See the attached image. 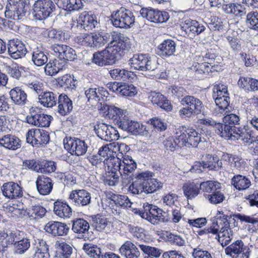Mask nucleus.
<instances>
[{
  "label": "nucleus",
  "mask_w": 258,
  "mask_h": 258,
  "mask_svg": "<svg viewBox=\"0 0 258 258\" xmlns=\"http://www.w3.org/2000/svg\"><path fill=\"white\" fill-rule=\"evenodd\" d=\"M235 221L234 218L231 216H228L219 212L215 220L208 228V231L216 235L219 242L224 247L228 245L233 238V233L230 228V224Z\"/></svg>",
  "instance_id": "nucleus-1"
},
{
  "label": "nucleus",
  "mask_w": 258,
  "mask_h": 258,
  "mask_svg": "<svg viewBox=\"0 0 258 258\" xmlns=\"http://www.w3.org/2000/svg\"><path fill=\"white\" fill-rule=\"evenodd\" d=\"M214 130L218 135L227 140H241L248 145L258 141L253 131L248 127L232 128L227 123L217 122Z\"/></svg>",
  "instance_id": "nucleus-2"
},
{
  "label": "nucleus",
  "mask_w": 258,
  "mask_h": 258,
  "mask_svg": "<svg viewBox=\"0 0 258 258\" xmlns=\"http://www.w3.org/2000/svg\"><path fill=\"white\" fill-rule=\"evenodd\" d=\"M213 97L215 100L216 107L213 114L218 117H221L227 113H230L232 107L229 105L230 98L227 87L222 84L214 85Z\"/></svg>",
  "instance_id": "nucleus-3"
},
{
  "label": "nucleus",
  "mask_w": 258,
  "mask_h": 258,
  "mask_svg": "<svg viewBox=\"0 0 258 258\" xmlns=\"http://www.w3.org/2000/svg\"><path fill=\"white\" fill-rule=\"evenodd\" d=\"M109 41L105 49L109 55V60L114 63L126 48V44L129 39L123 34L113 31Z\"/></svg>",
  "instance_id": "nucleus-4"
},
{
  "label": "nucleus",
  "mask_w": 258,
  "mask_h": 258,
  "mask_svg": "<svg viewBox=\"0 0 258 258\" xmlns=\"http://www.w3.org/2000/svg\"><path fill=\"white\" fill-rule=\"evenodd\" d=\"M183 106L179 111V115L182 119H188L195 114L201 112L203 107L202 102L198 98L191 95H185L180 100Z\"/></svg>",
  "instance_id": "nucleus-5"
},
{
  "label": "nucleus",
  "mask_w": 258,
  "mask_h": 258,
  "mask_svg": "<svg viewBox=\"0 0 258 258\" xmlns=\"http://www.w3.org/2000/svg\"><path fill=\"white\" fill-rule=\"evenodd\" d=\"M131 69L142 71H153L157 68L158 62L149 54H135L128 60Z\"/></svg>",
  "instance_id": "nucleus-6"
},
{
  "label": "nucleus",
  "mask_w": 258,
  "mask_h": 258,
  "mask_svg": "<svg viewBox=\"0 0 258 258\" xmlns=\"http://www.w3.org/2000/svg\"><path fill=\"white\" fill-rule=\"evenodd\" d=\"M112 32L83 34L80 36L82 45L90 47L100 48L110 40Z\"/></svg>",
  "instance_id": "nucleus-7"
},
{
  "label": "nucleus",
  "mask_w": 258,
  "mask_h": 258,
  "mask_svg": "<svg viewBox=\"0 0 258 258\" xmlns=\"http://www.w3.org/2000/svg\"><path fill=\"white\" fill-rule=\"evenodd\" d=\"M117 126L124 131L134 135H140L147 137L149 136V131L146 126L140 122L131 119L127 115L117 122Z\"/></svg>",
  "instance_id": "nucleus-8"
},
{
  "label": "nucleus",
  "mask_w": 258,
  "mask_h": 258,
  "mask_svg": "<svg viewBox=\"0 0 258 258\" xmlns=\"http://www.w3.org/2000/svg\"><path fill=\"white\" fill-rule=\"evenodd\" d=\"M26 7V0H7L5 16L15 20L23 19L27 12Z\"/></svg>",
  "instance_id": "nucleus-9"
},
{
  "label": "nucleus",
  "mask_w": 258,
  "mask_h": 258,
  "mask_svg": "<svg viewBox=\"0 0 258 258\" xmlns=\"http://www.w3.org/2000/svg\"><path fill=\"white\" fill-rule=\"evenodd\" d=\"M111 20L114 26L127 29L134 23L135 18L130 10L121 8L111 15Z\"/></svg>",
  "instance_id": "nucleus-10"
},
{
  "label": "nucleus",
  "mask_w": 258,
  "mask_h": 258,
  "mask_svg": "<svg viewBox=\"0 0 258 258\" xmlns=\"http://www.w3.org/2000/svg\"><path fill=\"white\" fill-rule=\"evenodd\" d=\"M137 167L136 162L131 156L124 155L122 157L120 175L123 186H127L133 180V173L137 169Z\"/></svg>",
  "instance_id": "nucleus-11"
},
{
  "label": "nucleus",
  "mask_w": 258,
  "mask_h": 258,
  "mask_svg": "<svg viewBox=\"0 0 258 258\" xmlns=\"http://www.w3.org/2000/svg\"><path fill=\"white\" fill-rule=\"evenodd\" d=\"M55 9L51 0H37L33 5L32 14L37 20H42L51 16Z\"/></svg>",
  "instance_id": "nucleus-12"
},
{
  "label": "nucleus",
  "mask_w": 258,
  "mask_h": 258,
  "mask_svg": "<svg viewBox=\"0 0 258 258\" xmlns=\"http://www.w3.org/2000/svg\"><path fill=\"white\" fill-rule=\"evenodd\" d=\"M51 116L42 113L38 109L32 108L29 114L26 116V122L32 125L39 127H48Z\"/></svg>",
  "instance_id": "nucleus-13"
},
{
  "label": "nucleus",
  "mask_w": 258,
  "mask_h": 258,
  "mask_svg": "<svg viewBox=\"0 0 258 258\" xmlns=\"http://www.w3.org/2000/svg\"><path fill=\"white\" fill-rule=\"evenodd\" d=\"M26 141L33 146L39 147L48 143L49 136L48 132L43 130H30L26 135Z\"/></svg>",
  "instance_id": "nucleus-14"
},
{
  "label": "nucleus",
  "mask_w": 258,
  "mask_h": 258,
  "mask_svg": "<svg viewBox=\"0 0 258 258\" xmlns=\"http://www.w3.org/2000/svg\"><path fill=\"white\" fill-rule=\"evenodd\" d=\"M71 204L77 207H84L89 205L91 202L90 193L85 189L72 190L68 198Z\"/></svg>",
  "instance_id": "nucleus-15"
},
{
  "label": "nucleus",
  "mask_w": 258,
  "mask_h": 258,
  "mask_svg": "<svg viewBox=\"0 0 258 258\" xmlns=\"http://www.w3.org/2000/svg\"><path fill=\"white\" fill-rule=\"evenodd\" d=\"M64 147L72 155L78 156L84 155L88 147L84 140L77 138H70L64 143Z\"/></svg>",
  "instance_id": "nucleus-16"
},
{
  "label": "nucleus",
  "mask_w": 258,
  "mask_h": 258,
  "mask_svg": "<svg viewBox=\"0 0 258 258\" xmlns=\"http://www.w3.org/2000/svg\"><path fill=\"white\" fill-rule=\"evenodd\" d=\"M226 255L234 257L235 255L241 254L240 258H249L251 252L249 248L244 245L241 240H237L225 249Z\"/></svg>",
  "instance_id": "nucleus-17"
},
{
  "label": "nucleus",
  "mask_w": 258,
  "mask_h": 258,
  "mask_svg": "<svg viewBox=\"0 0 258 258\" xmlns=\"http://www.w3.org/2000/svg\"><path fill=\"white\" fill-rule=\"evenodd\" d=\"M140 14L143 18L154 23H163L166 22L169 18L168 13L165 11H160L154 9L142 8Z\"/></svg>",
  "instance_id": "nucleus-18"
},
{
  "label": "nucleus",
  "mask_w": 258,
  "mask_h": 258,
  "mask_svg": "<svg viewBox=\"0 0 258 258\" xmlns=\"http://www.w3.org/2000/svg\"><path fill=\"white\" fill-rule=\"evenodd\" d=\"M95 130L98 137L102 140L111 142L118 139V132L111 126L101 123L95 127Z\"/></svg>",
  "instance_id": "nucleus-19"
},
{
  "label": "nucleus",
  "mask_w": 258,
  "mask_h": 258,
  "mask_svg": "<svg viewBox=\"0 0 258 258\" xmlns=\"http://www.w3.org/2000/svg\"><path fill=\"white\" fill-rule=\"evenodd\" d=\"M15 214H19L21 217L27 216L30 220L42 218L45 214L46 210L40 205H35L26 209H14L12 211Z\"/></svg>",
  "instance_id": "nucleus-20"
},
{
  "label": "nucleus",
  "mask_w": 258,
  "mask_h": 258,
  "mask_svg": "<svg viewBox=\"0 0 258 258\" xmlns=\"http://www.w3.org/2000/svg\"><path fill=\"white\" fill-rule=\"evenodd\" d=\"M7 48L10 56L15 59L25 56L27 53L24 43L18 39L10 40Z\"/></svg>",
  "instance_id": "nucleus-21"
},
{
  "label": "nucleus",
  "mask_w": 258,
  "mask_h": 258,
  "mask_svg": "<svg viewBox=\"0 0 258 258\" xmlns=\"http://www.w3.org/2000/svg\"><path fill=\"white\" fill-rule=\"evenodd\" d=\"M3 195L6 198L13 200L22 197L23 191L22 187L14 182H8L5 183L1 187Z\"/></svg>",
  "instance_id": "nucleus-22"
},
{
  "label": "nucleus",
  "mask_w": 258,
  "mask_h": 258,
  "mask_svg": "<svg viewBox=\"0 0 258 258\" xmlns=\"http://www.w3.org/2000/svg\"><path fill=\"white\" fill-rule=\"evenodd\" d=\"M150 174L147 172H142L136 175L134 180L128 187V191L134 195H140L144 192V178Z\"/></svg>",
  "instance_id": "nucleus-23"
},
{
  "label": "nucleus",
  "mask_w": 258,
  "mask_h": 258,
  "mask_svg": "<svg viewBox=\"0 0 258 258\" xmlns=\"http://www.w3.org/2000/svg\"><path fill=\"white\" fill-rule=\"evenodd\" d=\"M69 227L65 224L56 221L48 222L44 227V230L47 233L54 236H64L68 234Z\"/></svg>",
  "instance_id": "nucleus-24"
},
{
  "label": "nucleus",
  "mask_w": 258,
  "mask_h": 258,
  "mask_svg": "<svg viewBox=\"0 0 258 258\" xmlns=\"http://www.w3.org/2000/svg\"><path fill=\"white\" fill-rule=\"evenodd\" d=\"M181 28L188 35H198L206 30V27L198 21L190 19H185L181 24Z\"/></svg>",
  "instance_id": "nucleus-25"
},
{
  "label": "nucleus",
  "mask_w": 258,
  "mask_h": 258,
  "mask_svg": "<svg viewBox=\"0 0 258 258\" xmlns=\"http://www.w3.org/2000/svg\"><path fill=\"white\" fill-rule=\"evenodd\" d=\"M150 101L166 111L172 110V107L169 101L163 95L155 91L151 92L148 97Z\"/></svg>",
  "instance_id": "nucleus-26"
},
{
  "label": "nucleus",
  "mask_w": 258,
  "mask_h": 258,
  "mask_svg": "<svg viewBox=\"0 0 258 258\" xmlns=\"http://www.w3.org/2000/svg\"><path fill=\"white\" fill-rule=\"evenodd\" d=\"M36 185L39 193L44 196L49 194L53 187L51 179L43 175H39L37 177Z\"/></svg>",
  "instance_id": "nucleus-27"
},
{
  "label": "nucleus",
  "mask_w": 258,
  "mask_h": 258,
  "mask_svg": "<svg viewBox=\"0 0 258 258\" xmlns=\"http://www.w3.org/2000/svg\"><path fill=\"white\" fill-rule=\"evenodd\" d=\"M91 218L92 225L96 230L103 231L106 233L111 231L112 224L106 218L100 215H97L92 216Z\"/></svg>",
  "instance_id": "nucleus-28"
},
{
  "label": "nucleus",
  "mask_w": 258,
  "mask_h": 258,
  "mask_svg": "<svg viewBox=\"0 0 258 258\" xmlns=\"http://www.w3.org/2000/svg\"><path fill=\"white\" fill-rule=\"evenodd\" d=\"M78 24L82 28L86 30H90L95 28L98 22L96 16L89 15L86 12H84L79 16Z\"/></svg>",
  "instance_id": "nucleus-29"
},
{
  "label": "nucleus",
  "mask_w": 258,
  "mask_h": 258,
  "mask_svg": "<svg viewBox=\"0 0 258 258\" xmlns=\"http://www.w3.org/2000/svg\"><path fill=\"white\" fill-rule=\"evenodd\" d=\"M137 245L130 241H126L119 249L120 254L125 258H140V252Z\"/></svg>",
  "instance_id": "nucleus-30"
},
{
  "label": "nucleus",
  "mask_w": 258,
  "mask_h": 258,
  "mask_svg": "<svg viewBox=\"0 0 258 258\" xmlns=\"http://www.w3.org/2000/svg\"><path fill=\"white\" fill-rule=\"evenodd\" d=\"M57 94L51 91H43L38 97V102L45 107H52L56 104Z\"/></svg>",
  "instance_id": "nucleus-31"
},
{
  "label": "nucleus",
  "mask_w": 258,
  "mask_h": 258,
  "mask_svg": "<svg viewBox=\"0 0 258 258\" xmlns=\"http://www.w3.org/2000/svg\"><path fill=\"white\" fill-rule=\"evenodd\" d=\"M9 95L12 102L17 105H24L28 101L27 94L19 87L12 89L9 92Z\"/></svg>",
  "instance_id": "nucleus-32"
},
{
  "label": "nucleus",
  "mask_w": 258,
  "mask_h": 258,
  "mask_svg": "<svg viewBox=\"0 0 258 258\" xmlns=\"http://www.w3.org/2000/svg\"><path fill=\"white\" fill-rule=\"evenodd\" d=\"M53 211L60 218H67L72 215V210L67 202L57 200L54 203Z\"/></svg>",
  "instance_id": "nucleus-33"
},
{
  "label": "nucleus",
  "mask_w": 258,
  "mask_h": 258,
  "mask_svg": "<svg viewBox=\"0 0 258 258\" xmlns=\"http://www.w3.org/2000/svg\"><path fill=\"white\" fill-rule=\"evenodd\" d=\"M58 112L62 116L69 113L73 109L72 100L65 94H60L58 96Z\"/></svg>",
  "instance_id": "nucleus-34"
},
{
  "label": "nucleus",
  "mask_w": 258,
  "mask_h": 258,
  "mask_svg": "<svg viewBox=\"0 0 258 258\" xmlns=\"http://www.w3.org/2000/svg\"><path fill=\"white\" fill-rule=\"evenodd\" d=\"M147 172L150 175L144 178V192L149 194L153 193L161 188L163 186V183L159 181L157 179L152 178L153 177L152 172Z\"/></svg>",
  "instance_id": "nucleus-35"
},
{
  "label": "nucleus",
  "mask_w": 258,
  "mask_h": 258,
  "mask_svg": "<svg viewBox=\"0 0 258 258\" xmlns=\"http://www.w3.org/2000/svg\"><path fill=\"white\" fill-rule=\"evenodd\" d=\"M176 44L171 39L164 40L159 46L160 55L163 57H169L174 55Z\"/></svg>",
  "instance_id": "nucleus-36"
},
{
  "label": "nucleus",
  "mask_w": 258,
  "mask_h": 258,
  "mask_svg": "<svg viewBox=\"0 0 258 258\" xmlns=\"http://www.w3.org/2000/svg\"><path fill=\"white\" fill-rule=\"evenodd\" d=\"M20 140L16 136L7 135L0 138V145L12 150H15L21 147Z\"/></svg>",
  "instance_id": "nucleus-37"
},
{
  "label": "nucleus",
  "mask_w": 258,
  "mask_h": 258,
  "mask_svg": "<svg viewBox=\"0 0 258 258\" xmlns=\"http://www.w3.org/2000/svg\"><path fill=\"white\" fill-rule=\"evenodd\" d=\"M104 109L107 110V113L106 116L109 119H112L115 124L117 125V122L120 119H122L125 116L126 111L122 110L114 105L106 106L104 107Z\"/></svg>",
  "instance_id": "nucleus-38"
},
{
  "label": "nucleus",
  "mask_w": 258,
  "mask_h": 258,
  "mask_svg": "<svg viewBox=\"0 0 258 258\" xmlns=\"http://www.w3.org/2000/svg\"><path fill=\"white\" fill-rule=\"evenodd\" d=\"M238 84L243 89L248 91H258V79L241 77L238 81Z\"/></svg>",
  "instance_id": "nucleus-39"
},
{
  "label": "nucleus",
  "mask_w": 258,
  "mask_h": 258,
  "mask_svg": "<svg viewBox=\"0 0 258 258\" xmlns=\"http://www.w3.org/2000/svg\"><path fill=\"white\" fill-rule=\"evenodd\" d=\"M186 135L187 139L188 147L191 146L194 147H198L200 144L205 141L203 138L202 140L201 135L199 134L195 129L187 128L185 130Z\"/></svg>",
  "instance_id": "nucleus-40"
},
{
  "label": "nucleus",
  "mask_w": 258,
  "mask_h": 258,
  "mask_svg": "<svg viewBox=\"0 0 258 258\" xmlns=\"http://www.w3.org/2000/svg\"><path fill=\"white\" fill-rule=\"evenodd\" d=\"M231 184L236 189L242 190L247 189L251 185V181L246 176L237 174L231 179Z\"/></svg>",
  "instance_id": "nucleus-41"
},
{
  "label": "nucleus",
  "mask_w": 258,
  "mask_h": 258,
  "mask_svg": "<svg viewBox=\"0 0 258 258\" xmlns=\"http://www.w3.org/2000/svg\"><path fill=\"white\" fill-rule=\"evenodd\" d=\"M182 190L186 198L192 199L197 196L200 190V184L194 182L185 183L182 186Z\"/></svg>",
  "instance_id": "nucleus-42"
},
{
  "label": "nucleus",
  "mask_w": 258,
  "mask_h": 258,
  "mask_svg": "<svg viewBox=\"0 0 258 258\" xmlns=\"http://www.w3.org/2000/svg\"><path fill=\"white\" fill-rule=\"evenodd\" d=\"M223 10L227 14H232L240 17L244 16L246 13L245 8L238 3L223 5Z\"/></svg>",
  "instance_id": "nucleus-43"
},
{
  "label": "nucleus",
  "mask_w": 258,
  "mask_h": 258,
  "mask_svg": "<svg viewBox=\"0 0 258 258\" xmlns=\"http://www.w3.org/2000/svg\"><path fill=\"white\" fill-rule=\"evenodd\" d=\"M103 163L108 167V171L118 173L120 175L121 170V159L114 156L106 158Z\"/></svg>",
  "instance_id": "nucleus-44"
},
{
  "label": "nucleus",
  "mask_w": 258,
  "mask_h": 258,
  "mask_svg": "<svg viewBox=\"0 0 258 258\" xmlns=\"http://www.w3.org/2000/svg\"><path fill=\"white\" fill-rule=\"evenodd\" d=\"M57 248L56 254L59 258H69L73 252L72 247L65 242L57 241L55 243Z\"/></svg>",
  "instance_id": "nucleus-45"
},
{
  "label": "nucleus",
  "mask_w": 258,
  "mask_h": 258,
  "mask_svg": "<svg viewBox=\"0 0 258 258\" xmlns=\"http://www.w3.org/2000/svg\"><path fill=\"white\" fill-rule=\"evenodd\" d=\"M89 227V223L83 219H77L73 222V231L75 233L80 234L81 236H83V234L88 231Z\"/></svg>",
  "instance_id": "nucleus-46"
},
{
  "label": "nucleus",
  "mask_w": 258,
  "mask_h": 258,
  "mask_svg": "<svg viewBox=\"0 0 258 258\" xmlns=\"http://www.w3.org/2000/svg\"><path fill=\"white\" fill-rule=\"evenodd\" d=\"M48 60L47 55L38 47L33 49L32 53V61L38 67L45 64Z\"/></svg>",
  "instance_id": "nucleus-47"
},
{
  "label": "nucleus",
  "mask_w": 258,
  "mask_h": 258,
  "mask_svg": "<svg viewBox=\"0 0 258 258\" xmlns=\"http://www.w3.org/2000/svg\"><path fill=\"white\" fill-rule=\"evenodd\" d=\"M16 236L15 234L11 233H0V252L3 253L8 248L9 245L13 244Z\"/></svg>",
  "instance_id": "nucleus-48"
},
{
  "label": "nucleus",
  "mask_w": 258,
  "mask_h": 258,
  "mask_svg": "<svg viewBox=\"0 0 258 258\" xmlns=\"http://www.w3.org/2000/svg\"><path fill=\"white\" fill-rule=\"evenodd\" d=\"M109 74L113 79L124 81L127 79H133L134 76V73L132 71L119 68L110 70Z\"/></svg>",
  "instance_id": "nucleus-49"
},
{
  "label": "nucleus",
  "mask_w": 258,
  "mask_h": 258,
  "mask_svg": "<svg viewBox=\"0 0 258 258\" xmlns=\"http://www.w3.org/2000/svg\"><path fill=\"white\" fill-rule=\"evenodd\" d=\"M83 249L92 258H105L106 252L103 253L101 249L91 243H85Z\"/></svg>",
  "instance_id": "nucleus-50"
},
{
  "label": "nucleus",
  "mask_w": 258,
  "mask_h": 258,
  "mask_svg": "<svg viewBox=\"0 0 258 258\" xmlns=\"http://www.w3.org/2000/svg\"><path fill=\"white\" fill-rule=\"evenodd\" d=\"M92 62L99 66H103L107 64L113 63L109 60V55L105 49L94 53Z\"/></svg>",
  "instance_id": "nucleus-51"
},
{
  "label": "nucleus",
  "mask_w": 258,
  "mask_h": 258,
  "mask_svg": "<svg viewBox=\"0 0 258 258\" xmlns=\"http://www.w3.org/2000/svg\"><path fill=\"white\" fill-rule=\"evenodd\" d=\"M155 205L145 203L143 205V209L140 210L137 208H133L132 211L136 214L139 215L142 218L145 219L149 222L151 221L152 212Z\"/></svg>",
  "instance_id": "nucleus-52"
},
{
  "label": "nucleus",
  "mask_w": 258,
  "mask_h": 258,
  "mask_svg": "<svg viewBox=\"0 0 258 258\" xmlns=\"http://www.w3.org/2000/svg\"><path fill=\"white\" fill-rule=\"evenodd\" d=\"M39 173L47 174L56 169V163L52 160H42L39 162Z\"/></svg>",
  "instance_id": "nucleus-53"
},
{
  "label": "nucleus",
  "mask_w": 258,
  "mask_h": 258,
  "mask_svg": "<svg viewBox=\"0 0 258 258\" xmlns=\"http://www.w3.org/2000/svg\"><path fill=\"white\" fill-rule=\"evenodd\" d=\"M206 157L208 160L204 161L205 168L218 170L222 168V162L219 160V158L217 156H212L211 155L207 154Z\"/></svg>",
  "instance_id": "nucleus-54"
},
{
  "label": "nucleus",
  "mask_w": 258,
  "mask_h": 258,
  "mask_svg": "<svg viewBox=\"0 0 258 258\" xmlns=\"http://www.w3.org/2000/svg\"><path fill=\"white\" fill-rule=\"evenodd\" d=\"M48 245L45 241L41 240L36 246V249L32 258H49Z\"/></svg>",
  "instance_id": "nucleus-55"
},
{
  "label": "nucleus",
  "mask_w": 258,
  "mask_h": 258,
  "mask_svg": "<svg viewBox=\"0 0 258 258\" xmlns=\"http://www.w3.org/2000/svg\"><path fill=\"white\" fill-rule=\"evenodd\" d=\"M200 184V189L204 192L213 193L216 190L221 188V183L214 180H208L201 182Z\"/></svg>",
  "instance_id": "nucleus-56"
},
{
  "label": "nucleus",
  "mask_w": 258,
  "mask_h": 258,
  "mask_svg": "<svg viewBox=\"0 0 258 258\" xmlns=\"http://www.w3.org/2000/svg\"><path fill=\"white\" fill-rule=\"evenodd\" d=\"M174 139L175 144H176L177 146L180 148L184 146L188 147L187 139L184 127H182L176 131Z\"/></svg>",
  "instance_id": "nucleus-57"
},
{
  "label": "nucleus",
  "mask_w": 258,
  "mask_h": 258,
  "mask_svg": "<svg viewBox=\"0 0 258 258\" xmlns=\"http://www.w3.org/2000/svg\"><path fill=\"white\" fill-rule=\"evenodd\" d=\"M48 36L54 42H64L69 39V35L60 30L52 29L48 31Z\"/></svg>",
  "instance_id": "nucleus-58"
},
{
  "label": "nucleus",
  "mask_w": 258,
  "mask_h": 258,
  "mask_svg": "<svg viewBox=\"0 0 258 258\" xmlns=\"http://www.w3.org/2000/svg\"><path fill=\"white\" fill-rule=\"evenodd\" d=\"M137 93L136 88L132 84L121 83L118 94L122 96L133 97Z\"/></svg>",
  "instance_id": "nucleus-59"
},
{
  "label": "nucleus",
  "mask_w": 258,
  "mask_h": 258,
  "mask_svg": "<svg viewBox=\"0 0 258 258\" xmlns=\"http://www.w3.org/2000/svg\"><path fill=\"white\" fill-rule=\"evenodd\" d=\"M13 243L15 252L17 254H23L30 246V241L27 238H23L21 240H17L16 237Z\"/></svg>",
  "instance_id": "nucleus-60"
},
{
  "label": "nucleus",
  "mask_w": 258,
  "mask_h": 258,
  "mask_svg": "<svg viewBox=\"0 0 258 258\" xmlns=\"http://www.w3.org/2000/svg\"><path fill=\"white\" fill-rule=\"evenodd\" d=\"M58 84L64 88L74 89L76 87V80L70 75L66 74L58 79Z\"/></svg>",
  "instance_id": "nucleus-61"
},
{
  "label": "nucleus",
  "mask_w": 258,
  "mask_h": 258,
  "mask_svg": "<svg viewBox=\"0 0 258 258\" xmlns=\"http://www.w3.org/2000/svg\"><path fill=\"white\" fill-rule=\"evenodd\" d=\"M212 67L205 62L201 63L197 62L192 65L191 69L197 75H207L211 71Z\"/></svg>",
  "instance_id": "nucleus-62"
},
{
  "label": "nucleus",
  "mask_w": 258,
  "mask_h": 258,
  "mask_svg": "<svg viewBox=\"0 0 258 258\" xmlns=\"http://www.w3.org/2000/svg\"><path fill=\"white\" fill-rule=\"evenodd\" d=\"M152 211L153 213L152 214L150 221L152 224L155 225L158 224L159 222H163L165 221V217L164 214L165 213L162 209L155 206Z\"/></svg>",
  "instance_id": "nucleus-63"
},
{
  "label": "nucleus",
  "mask_w": 258,
  "mask_h": 258,
  "mask_svg": "<svg viewBox=\"0 0 258 258\" xmlns=\"http://www.w3.org/2000/svg\"><path fill=\"white\" fill-rule=\"evenodd\" d=\"M246 23L251 29L258 30V13L250 12L247 14Z\"/></svg>",
  "instance_id": "nucleus-64"
}]
</instances>
